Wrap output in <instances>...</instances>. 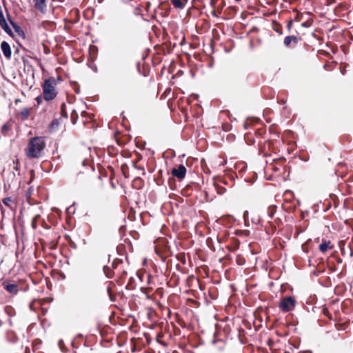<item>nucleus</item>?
Here are the masks:
<instances>
[{
    "mask_svg": "<svg viewBox=\"0 0 353 353\" xmlns=\"http://www.w3.org/2000/svg\"><path fill=\"white\" fill-rule=\"evenodd\" d=\"M46 147V143L41 137L31 138L26 149V154L28 158L38 159L41 157V152Z\"/></svg>",
    "mask_w": 353,
    "mask_h": 353,
    "instance_id": "f257e3e1",
    "label": "nucleus"
},
{
    "mask_svg": "<svg viewBox=\"0 0 353 353\" xmlns=\"http://www.w3.org/2000/svg\"><path fill=\"white\" fill-rule=\"evenodd\" d=\"M56 79L50 77L46 79L41 85L43 89V97L46 101H50L57 97L58 94L56 88Z\"/></svg>",
    "mask_w": 353,
    "mask_h": 353,
    "instance_id": "f03ea898",
    "label": "nucleus"
},
{
    "mask_svg": "<svg viewBox=\"0 0 353 353\" xmlns=\"http://www.w3.org/2000/svg\"><path fill=\"white\" fill-rule=\"evenodd\" d=\"M296 303V301L293 296H285L280 300L279 307L283 312H288L294 309Z\"/></svg>",
    "mask_w": 353,
    "mask_h": 353,
    "instance_id": "7ed1b4c3",
    "label": "nucleus"
},
{
    "mask_svg": "<svg viewBox=\"0 0 353 353\" xmlns=\"http://www.w3.org/2000/svg\"><path fill=\"white\" fill-rule=\"evenodd\" d=\"M186 172V168L183 164H180L177 168H174L171 172L172 176L180 181L185 178Z\"/></svg>",
    "mask_w": 353,
    "mask_h": 353,
    "instance_id": "20e7f679",
    "label": "nucleus"
},
{
    "mask_svg": "<svg viewBox=\"0 0 353 353\" xmlns=\"http://www.w3.org/2000/svg\"><path fill=\"white\" fill-rule=\"evenodd\" d=\"M7 18H8V20L10 24L12 26V27L13 28L15 32L21 38L25 39L26 34H25L23 30L21 28V26L19 25H18L17 23L11 19V17L8 13H7Z\"/></svg>",
    "mask_w": 353,
    "mask_h": 353,
    "instance_id": "39448f33",
    "label": "nucleus"
},
{
    "mask_svg": "<svg viewBox=\"0 0 353 353\" xmlns=\"http://www.w3.org/2000/svg\"><path fill=\"white\" fill-rule=\"evenodd\" d=\"M0 47L4 57L7 59H10L12 57V50L10 44L7 41H3Z\"/></svg>",
    "mask_w": 353,
    "mask_h": 353,
    "instance_id": "423d86ee",
    "label": "nucleus"
},
{
    "mask_svg": "<svg viewBox=\"0 0 353 353\" xmlns=\"http://www.w3.org/2000/svg\"><path fill=\"white\" fill-rule=\"evenodd\" d=\"M301 41V38L300 37L290 35L284 38L283 43L286 47H289L292 43L296 45Z\"/></svg>",
    "mask_w": 353,
    "mask_h": 353,
    "instance_id": "0eeeda50",
    "label": "nucleus"
},
{
    "mask_svg": "<svg viewBox=\"0 0 353 353\" xmlns=\"http://www.w3.org/2000/svg\"><path fill=\"white\" fill-rule=\"evenodd\" d=\"M3 288L12 294H17L18 292L19 286L16 283H3Z\"/></svg>",
    "mask_w": 353,
    "mask_h": 353,
    "instance_id": "6e6552de",
    "label": "nucleus"
},
{
    "mask_svg": "<svg viewBox=\"0 0 353 353\" xmlns=\"http://www.w3.org/2000/svg\"><path fill=\"white\" fill-rule=\"evenodd\" d=\"M34 7L41 12L44 13L46 11V0H33Z\"/></svg>",
    "mask_w": 353,
    "mask_h": 353,
    "instance_id": "1a4fd4ad",
    "label": "nucleus"
},
{
    "mask_svg": "<svg viewBox=\"0 0 353 353\" xmlns=\"http://www.w3.org/2000/svg\"><path fill=\"white\" fill-rule=\"evenodd\" d=\"M333 248V245H331L330 241H323L319 246V250L324 253L327 252L328 250H332Z\"/></svg>",
    "mask_w": 353,
    "mask_h": 353,
    "instance_id": "9d476101",
    "label": "nucleus"
},
{
    "mask_svg": "<svg viewBox=\"0 0 353 353\" xmlns=\"http://www.w3.org/2000/svg\"><path fill=\"white\" fill-rule=\"evenodd\" d=\"M1 28L4 30L6 33H7L10 37H14V34L8 24L6 20L0 22Z\"/></svg>",
    "mask_w": 353,
    "mask_h": 353,
    "instance_id": "9b49d317",
    "label": "nucleus"
},
{
    "mask_svg": "<svg viewBox=\"0 0 353 353\" xmlns=\"http://www.w3.org/2000/svg\"><path fill=\"white\" fill-rule=\"evenodd\" d=\"M277 206L276 205H271L267 209V214L270 219H272L276 212Z\"/></svg>",
    "mask_w": 353,
    "mask_h": 353,
    "instance_id": "f8f14e48",
    "label": "nucleus"
},
{
    "mask_svg": "<svg viewBox=\"0 0 353 353\" xmlns=\"http://www.w3.org/2000/svg\"><path fill=\"white\" fill-rule=\"evenodd\" d=\"M188 0H171L172 5L176 8H182Z\"/></svg>",
    "mask_w": 353,
    "mask_h": 353,
    "instance_id": "ddd939ff",
    "label": "nucleus"
},
{
    "mask_svg": "<svg viewBox=\"0 0 353 353\" xmlns=\"http://www.w3.org/2000/svg\"><path fill=\"white\" fill-rule=\"evenodd\" d=\"M128 290H133L135 289V279L134 277L131 276L128 282V284L125 288Z\"/></svg>",
    "mask_w": 353,
    "mask_h": 353,
    "instance_id": "4468645a",
    "label": "nucleus"
},
{
    "mask_svg": "<svg viewBox=\"0 0 353 353\" xmlns=\"http://www.w3.org/2000/svg\"><path fill=\"white\" fill-rule=\"evenodd\" d=\"M257 119L255 118L250 119L248 118L246 121L243 123V128L244 130H248L250 128V125L255 122H256Z\"/></svg>",
    "mask_w": 353,
    "mask_h": 353,
    "instance_id": "2eb2a0df",
    "label": "nucleus"
},
{
    "mask_svg": "<svg viewBox=\"0 0 353 353\" xmlns=\"http://www.w3.org/2000/svg\"><path fill=\"white\" fill-rule=\"evenodd\" d=\"M103 272L105 274V276L108 279H111L113 276V271L111 270V268L107 265H105L103 267Z\"/></svg>",
    "mask_w": 353,
    "mask_h": 353,
    "instance_id": "dca6fc26",
    "label": "nucleus"
},
{
    "mask_svg": "<svg viewBox=\"0 0 353 353\" xmlns=\"http://www.w3.org/2000/svg\"><path fill=\"white\" fill-rule=\"evenodd\" d=\"M20 115L22 117V119L23 121H25L26 120L28 117H29V114H30V110L28 108H23L21 112H20Z\"/></svg>",
    "mask_w": 353,
    "mask_h": 353,
    "instance_id": "f3484780",
    "label": "nucleus"
},
{
    "mask_svg": "<svg viewBox=\"0 0 353 353\" xmlns=\"http://www.w3.org/2000/svg\"><path fill=\"white\" fill-rule=\"evenodd\" d=\"M13 199L11 196H7L2 199V203L7 207L12 209V206L10 205V202H12Z\"/></svg>",
    "mask_w": 353,
    "mask_h": 353,
    "instance_id": "a211bd4d",
    "label": "nucleus"
},
{
    "mask_svg": "<svg viewBox=\"0 0 353 353\" xmlns=\"http://www.w3.org/2000/svg\"><path fill=\"white\" fill-rule=\"evenodd\" d=\"M61 116L64 118H68V113H67V111H66V104L65 103H62L61 105Z\"/></svg>",
    "mask_w": 353,
    "mask_h": 353,
    "instance_id": "6ab92c4d",
    "label": "nucleus"
},
{
    "mask_svg": "<svg viewBox=\"0 0 353 353\" xmlns=\"http://www.w3.org/2000/svg\"><path fill=\"white\" fill-rule=\"evenodd\" d=\"M214 185H215L217 194H223L226 192V188L225 187L221 186L217 184H214Z\"/></svg>",
    "mask_w": 353,
    "mask_h": 353,
    "instance_id": "aec40b11",
    "label": "nucleus"
},
{
    "mask_svg": "<svg viewBox=\"0 0 353 353\" xmlns=\"http://www.w3.org/2000/svg\"><path fill=\"white\" fill-rule=\"evenodd\" d=\"M77 119H78V114L75 110H73L71 113V120H72V124L74 125L77 123Z\"/></svg>",
    "mask_w": 353,
    "mask_h": 353,
    "instance_id": "412c9836",
    "label": "nucleus"
},
{
    "mask_svg": "<svg viewBox=\"0 0 353 353\" xmlns=\"http://www.w3.org/2000/svg\"><path fill=\"white\" fill-rule=\"evenodd\" d=\"M13 163L14 164V166L13 168V169L18 172V175H20V163H19V159H15L13 161Z\"/></svg>",
    "mask_w": 353,
    "mask_h": 353,
    "instance_id": "4be33fe9",
    "label": "nucleus"
},
{
    "mask_svg": "<svg viewBox=\"0 0 353 353\" xmlns=\"http://www.w3.org/2000/svg\"><path fill=\"white\" fill-rule=\"evenodd\" d=\"M10 130V125L6 123L1 126V131L3 134Z\"/></svg>",
    "mask_w": 353,
    "mask_h": 353,
    "instance_id": "5701e85b",
    "label": "nucleus"
},
{
    "mask_svg": "<svg viewBox=\"0 0 353 353\" xmlns=\"http://www.w3.org/2000/svg\"><path fill=\"white\" fill-rule=\"evenodd\" d=\"M122 263L123 261L121 259H115L112 263V268L116 269L118 267V265Z\"/></svg>",
    "mask_w": 353,
    "mask_h": 353,
    "instance_id": "b1692460",
    "label": "nucleus"
},
{
    "mask_svg": "<svg viewBox=\"0 0 353 353\" xmlns=\"http://www.w3.org/2000/svg\"><path fill=\"white\" fill-rule=\"evenodd\" d=\"M60 122L59 120L57 119H53L50 125V128L52 129L54 128H57L59 126Z\"/></svg>",
    "mask_w": 353,
    "mask_h": 353,
    "instance_id": "393cba45",
    "label": "nucleus"
},
{
    "mask_svg": "<svg viewBox=\"0 0 353 353\" xmlns=\"http://www.w3.org/2000/svg\"><path fill=\"white\" fill-rule=\"evenodd\" d=\"M73 84V90L76 94L80 93V86L77 82L71 83Z\"/></svg>",
    "mask_w": 353,
    "mask_h": 353,
    "instance_id": "a878e982",
    "label": "nucleus"
},
{
    "mask_svg": "<svg viewBox=\"0 0 353 353\" xmlns=\"http://www.w3.org/2000/svg\"><path fill=\"white\" fill-rule=\"evenodd\" d=\"M107 292L109 294V297H110V300L112 301V302H114L115 301V297L112 294V292H111V288L110 287H108L107 288Z\"/></svg>",
    "mask_w": 353,
    "mask_h": 353,
    "instance_id": "bb28decb",
    "label": "nucleus"
},
{
    "mask_svg": "<svg viewBox=\"0 0 353 353\" xmlns=\"http://www.w3.org/2000/svg\"><path fill=\"white\" fill-rule=\"evenodd\" d=\"M136 68H137V72L139 74H141V75H143L144 77H145V74H144L141 70V62L140 61H137L136 63Z\"/></svg>",
    "mask_w": 353,
    "mask_h": 353,
    "instance_id": "cd10ccee",
    "label": "nucleus"
},
{
    "mask_svg": "<svg viewBox=\"0 0 353 353\" xmlns=\"http://www.w3.org/2000/svg\"><path fill=\"white\" fill-rule=\"evenodd\" d=\"M274 30L279 34H282V27L280 24H276V27L274 28Z\"/></svg>",
    "mask_w": 353,
    "mask_h": 353,
    "instance_id": "c85d7f7f",
    "label": "nucleus"
},
{
    "mask_svg": "<svg viewBox=\"0 0 353 353\" xmlns=\"http://www.w3.org/2000/svg\"><path fill=\"white\" fill-rule=\"evenodd\" d=\"M312 21H306L301 23V26L304 28H309L312 26Z\"/></svg>",
    "mask_w": 353,
    "mask_h": 353,
    "instance_id": "c756f323",
    "label": "nucleus"
},
{
    "mask_svg": "<svg viewBox=\"0 0 353 353\" xmlns=\"http://www.w3.org/2000/svg\"><path fill=\"white\" fill-rule=\"evenodd\" d=\"M254 133L256 136L262 137L265 133V131L263 129H258L255 130Z\"/></svg>",
    "mask_w": 353,
    "mask_h": 353,
    "instance_id": "7c9ffc66",
    "label": "nucleus"
},
{
    "mask_svg": "<svg viewBox=\"0 0 353 353\" xmlns=\"http://www.w3.org/2000/svg\"><path fill=\"white\" fill-rule=\"evenodd\" d=\"M273 128H274V125H271V126L270 127V129H269L270 132V133H272V134H275V135L276 136V137H279V132H276V131L273 129Z\"/></svg>",
    "mask_w": 353,
    "mask_h": 353,
    "instance_id": "2f4dec72",
    "label": "nucleus"
},
{
    "mask_svg": "<svg viewBox=\"0 0 353 353\" xmlns=\"http://www.w3.org/2000/svg\"><path fill=\"white\" fill-rule=\"evenodd\" d=\"M43 99V97L42 98L41 96H37L35 98V101L37 102V105H39L42 103Z\"/></svg>",
    "mask_w": 353,
    "mask_h": 353,
    "instance_id": "473e14b6",
    "label": "nucleus"
},
{
    "mask_svg": "<svg viewBox=\"0 0 353 353\" xmlns=\"http://www.w3.org/2000/svg\"><path fill=\"white\" fill-rule=\"evenodd\" d=\"M239 245H240V242H239V240H237V239H236V240H235V242H234V248H233V249H232V251H234V250H236L239 249Z\"/></svg>",
    "mask_w": 353,
    "mask_h": 353,
    "instance_id": "72a5a7b5",
    "label": "nucleus"
},
{
    "mask_svg": "<svg viewBox=\"0 0 353 353\" xmlns=\"http://www.w3.org/2000/svg\"><path fill=\"white\" fill-rule=\"evenodd\" d=\"M59 347H60L61 350L62 352H64L63 347H64V342L62 339H60L58 342Z\"/></svg>",
    "mask_w": 353,
    "mask_h": 353,
    "instance_id": "f704fd0d",
    "label": "nucleus"
},
{
    "mask_svg": "<svg viewBox=\"0 0 353 353\" xmlns=\"http://www.w3.org/2000/svg\"><path fill=\"white\" fill-rule=\"evenodd\" d=\"M5 20H6V19L4 17L1 6H0V22L3 21H5Z\"/></svg>",
    "mask_w": 353,
    "mask_h": 353,
    "instance_id": "c9c22d12",
    "label": "nucleus"
},
{
    "mask_svg": "<svg viewBox=\"0 0 353 353\" xmlns=\"http://www.w3.org/2000/svg\"><path fill=\"white\" fill-rule=\"evenodd\" d=\"M69 244H70V246L73 248V249H76L77 248V245L76 243L71 239H70V241H69Z\"/></svg>",
    "mask_w": 353,
    "mask_h": 353,
    "instance_id": "e433bc0d",
    "label": "nucleus"
},
{
    "mask_svg": "<svg viewBox=\"0 0 353 353\" xmlns=\"http://www.w3.org/2000/svg\"><path fill=\"white\" fill-rule=\"evenodd\" d=\"M292 24H293V20H292V19L290 20V21L288 22V24H287V28H288V31H290L291 28H292Z\"/></svg>",
    "mask_w": 353,
    "mask_h": 353,
    "instance_id": "4c0bfd02",
    "label": "nucleus"
},
{
    "mask_svg": "<svg viewBox=\"0 0 353 353\" xmlns=\"http://www.w3.org/2000/svg\"><path fill=\"white\" fill-rule=\"evenodd\" d=\"M125 229H126L125 225H121V226H120V228H119V229L120 234H123V233L125 232Z\"/></svg>",
    "mask_w": 353,
    "mask_h": 353,
    "instance_id": "58836bf2",
    "label": "nucleus"
},
{
    "mask_svg": "<svg viewBox=\"0 0 353 353\" xmlns=\"http://www.w3.org/2000/svg\"><path fill=\"white\" fill-rule=\"evenodd\" d=\"M0 210H1V214L2 216V219H3L5 216V209L3 208V206L1 204H0Z\"/></svg>",
    "mask_w": 353,
    "mask_h": 353,
    "instance_id": "ea45409f",
    "label": "nucleus"
},
{
    "mask_svg": "<svg viewBox=\"0 0 353 353\" xmlns=\"http://www.w3.org/2000/svg\"><path fill=\"white\" fill-rule=\"evenodd\" d=\"M212 243V239L211 238L208 237V238L206 239V243H207V245H208V246L209 248H210V244H211Z\"/></svg>",
    "mask_w": 353,
    "mask_h": 353,
    "instance_id": "a19ab883",
    "label": "nucleus"
},
{
    "mask_svg": "<svg viewBox=\"0 0 353 353\" xmlns=\"http://www.w3.org/2000/svg\"><path fill=\"white\" fill-rule=\"evenodd\" d=\"M21 58L24 65H29L28 61L24 57V56H23Z\"/></svg>",
    "mask_w": 353,
    "mask_h": 353,
    "instance_id": "79ce46f5",
    "label": "nucleus"
},
{
    "mask_svg": "<svg viewBox=\"0 0 353 353\" xmlns=\"http://www.w3.org/2000/svg\"><path fill=\"white\" fill-rule=\"evenodd\" d=\"M137 169L140 170H142V171H143V172H142V175H143V176H144V175H145V171H144V168H143V166H141V165H138V168H137Z\"/></svg>",
    "mask_w": 353,
    "mask_h": 353,
    "instance_id": "37998d69",
    "label": "nucleus"
},
{
    "mask_svg": "<svg viewBox=\"0 0 353 353\" xmlns=\"http://www.w3.org/2000/svg\"><path fill=\"white\" fill-rule=\"evenodd\" d=\"M124 168H128V165L126 164H123L121 165V168H122V170H123V175L125 176V178H127V175L125 174V173L124 172Z\"/></svg>",
    "mask_w": 353,
    "mask_h": 353,
    "instance_id": "c03bdc74",
    "label": "nucleus"
},
{
    "mask_svg": "<svg viewBox=\"0 0 353 353\" xmlns=\"http://www.w3.org/2000/svg\"><path fill=\"white\" fill-rule=\"evenodd\" d=\"M243 219H245V221H246V219L248 218V211H245L243 212Z\"/></svg>",
    "mask_w": 353,
    "mask_h": 353,
    "instance_id": "a18cd8bd",
    "label": "nucleus"
},
{
    "mask_svg": "<svg viewBox=\"0 0 353 353\" xmlns=\"http://www.w3.org/2000/svg\"><path fill=\"white\" fill-rule=\"evenodd\" d=\"M330 208H331V203H329L327 204V205L326 206V208L323 210V212H326L327 211H328L330 210Z\"/></svg>",
    "mask_w": 353,
    "mask_h": 353,
    "instance_id": "49530a36",
    "label": "nucleus"
},
{
    "mask_svg": "<svg viewBox=\"0 0 353 353\" xmlns=\"http://www.w3.org/2000/svg\"><path fill=\"white\" fill-rule=\"evenodd\" d=\"M321 272H323V271H314V272H312V274H313L314 276H319V274Z\"/></svg>",
    "mask_w": 353,
    "mask_h": 353,
    "instance_id": "de8ad7c7",
    "label": "nucleus"
},
{
    "mask_svg": "<svg viewBox=\"0 0 353 353\" xmlns=\"http://www.w3.org/2000/svg\"><path fill=\"white\" fill-rule=\"evenodd\" d=\"M9 310H10V308H9V307H8V306H6V307H5L6 312L9 316H11L12 314H11V313H10Z\"/></svg>",
    "mask_w": 353,
    "mask_h": 353,
    "instance_id": "09e8293b",
    "label": "nucleus"
},
{
    "mask_svg": "<svg viewBox=\"0 0 353 353\" xmlns=\"http://www.w3.org/2000/svg\"><path fill=\"white\" fill-rule=\"evenodd\" d=\"M273 231L276 230V226L273 225L270 221H268Z\"/></svg>",
    "mask_w": 353,
    "mask_h": 353,
    "instance_id": "8fccbe9b",
    "label": "nucleus"
},
{
    "mask_svg": "<svg viewBox=\"0 0 353 353\" xmlns=\"http://www.w3.org/2000/svg\"><path fill=\"white\" fill-rule=\"evenodd\" d=\"M83 336V334H80V333H79V334H77L76 335V336H75V339H79V338H82Z\"/></svg>",
    "mask_w": 353,
    "mask_h": 353,
    "instance_id": "3c124183",
    "label": "nucleus"
},
{
    "mask_svg": "<svg viewBox=\"0 0 353 353\" xmlns=\"http://www.w3.org/2000/svg\"><path fill=\"white\" fill-rule=\"evenodd\" d=\"M87 165H88L87 160H86V159H84V160L82 161V165H83V166H86Z\"/></svg>",
    "mask_w": 353,
    "mask_h": 353,
    "instance_id": "603ef678",
    "label": "nucleus"
},
{
    "mask_svg": "<svg viewBox=\"0 0 353 353\" xmlns=\"http://www.w3.org/2000/svg\"><path fill=\"white\" fill-rule=\"evenodd\" d=\"M19 54V49L17 48H16V50H14V54L16 55V54Z\"/></svg>",
    "mask_w": 353,
    "mask_h": 353,
    "instance_id": "864d4df0",
    "label": "nucleus"
},
{
    "mask_svg": "<svg viewBox=\"0 0 353 353\" xmlns=\"http://www.w3.org/2000/svg\"><path fill=\"white\" fill-rule=\"evenodd\" d=\"M300 353H313L312 350H305V351H303V352H301Z\"/></svg>",
    "mask_w": 353,
    "mask_h": 353,
    "instance_id": "5fc2aeb1",
    "label": "nucleus"
},
{
    "mask_svg": "<svg viewBox=\"0 0 353 353\" xmlns=\"http://www.w3.org/2000/svg\"><path fill=\"white\" fill-rule=\"evenodd\" d=\"M244 262H245V261L243 259V261H237V263H238L239 265H243V264H244Z\"/></svg>",
    "mask_w": 353,
    "mask_h": 353,
    "instance_id": "6e6d98bb",
    "label": "nucleus"
},
{
    "mask_svg": "<svg viewBox=\"0 0 353 353\" xmlns=\"http://www.w3.org/2000/svg\"><path fill=\"white\" fill-rule=\"evenodd\" d=\"M132 165H133V167H134V168H136V169H137V168H138V165H137V163H136V162H134V163H133V164H132Z\"/></svg>",
    "mask_w": 353,
    "mask_h": 353,
    "instance_id": "4d7b16f0",
    "label": "nucleus"
},
{
    "mask_svg": "<svg viewBox=\"0 0 353 353\" xmlns=\"http://www.w3.org/2000/svg\"><path fill=\"white\" fill-rule=\"evenodd\" d=\"M31 192H32V188L30 187V188H29L27 194H30Z\"/></svg>",
    "mask_w": 353,
    "mask_h": 353,
    "instance_id": "13d9d810",
    "label": "nucleus"
},
{
    "mask_svg": "<svg viewBox=\"0 0 353 353\" xmlns=\"http://www.w3.org/2000/svg\"><path fill=\"white\" fill-rule=\"evenodd\" d=\"M301 160L304 161H307L308 158H301Z\"/></svg>",
    "mask_w": 353,
    "mask_h": 353,
    "instance_id": "bf43d9fd",
    "label": "nucleus"
},
{
    "mask_svg": "<svg viewBox=\"0 0 353 353\" xmlns=\"http://www.w3.org/2000/svg\"><path fill=\"white\" fill-rule=\"evenodd\" d=\"M275 221L276 223H279L281 222V219L278 218L275 220Z\"/></svg>",
    "mask_w": 353,
    "mask_h": 353,
    "instance_id": "052dcab7",
    "label": "nucleus"
},
{
    "mask_svg": "<svg viewBox=\"0 0 353 353\" xmlns=\"http://www.w3.org/2000/svg\"><path fill=\"white\" fill-rule=\"evenodd\" d=\"M8 322H9V324L10 325H12V320L10 319H8Z\"/></svg>",
    "mask_w": 353,
    "mask_h": 353,
    "instance_id": "680f3d73",
    "label": "nucleus"
},
{
    "mask_svg": "<svg viewBox=\"0 0 353 353\" xmlns=\"http://www.w3.org/2000/svg\"><path fill=\"white\" fill-rule=\"evenodd\" d=\"M61 81V77H57V80H56V82H57V81Z\"/></svg>",
    "mask_w": 353,
    "mask_h": 353,
    "instance_id": "e2e57ef3",
    "label": "nucleus"
},
{
    "mask_svg": "<svg viewBox=\"0 0 353 353\" xmlns=\"http://www.w3.org/2000/svg\"><path fill=\"white\" fill-rule=\"evenodd\" d=\"M72 346L74 347V348H76V346L74 345V341H72Z\"/></svg>",
    "mask_w": 353,
    "mask_h": 353,
    "instance_id": "0e129e2a",
    "label": "nucleus"
},
{
    "mask_svg": "<svg viewBox=\"0 0 353 353\" xmlns=\"http://www.w3.org/2000/svg\"><path fill=\"white\" fill-rule=\"evenodd\" d=\"M65 239H68V241H70V239H71V238L70 237V236H68V235H65Z\"/></svg>",
    "mask_w": 353,
    "mask_h": 353,
    "instance_id": "69168bd1",
    "label": "nucleus"
},
{
    "mask_svg": "<svg viewBox=\"0 0 353 353\" xmlns=\"http://www.w3.org/2000/svg\"><path fill=\"white\" fill-rule=\"evenodd\" d=\"M341 250L342 254L344 255L345 251L343 250V249L342 248H341Z\"/></svg>",
    "mask_w": 353,
    "mask_h": 353,
    "instance_id": "338daca9",
    "label": "nucleus"
},
{
    "mask_svg": "<svg viewBox=\"0 0 353 353\" xmlns=\"http://www.w3.org/2000/svg\"><path fill=\"white\" fill-rule=\"evenodd\" d=\"M337 262H338L339 263H341L342 262V259H339L337 260Z\"/></svg>",
    "mask_w": 353,
    "mask_h": 353,
    "instance_id": "774afa93",
    "label": "nucleus"
}]
</instances>
